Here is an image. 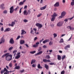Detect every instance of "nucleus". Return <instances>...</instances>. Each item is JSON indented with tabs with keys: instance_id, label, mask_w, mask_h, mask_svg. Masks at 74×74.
<instances>
[{
	"instance_id": "57",
	"label": "nucleus",
	"mask_w": 74,
	"mask_h": 74,
	"mask_svg": "<svg viewBox=\"0 0 74 74\" xmlns=\"http://www.w3.org/2000/svg\"><path fill=\"white\" fill-rule=\"evenodd\" d=\"M74 27H70V30H74Z\"/></svg>"
},
{
	"instance_id": "19",
	"label": "nucleus",
	"mask_w": 74,
	"mask_h": 74,
	"mask_svg": "<svg viewBox=\"0 0 74 74\" xmlns=\"http://www.w3.org/2000/svg\"><path fill=\"white\" fill-rule=\"evenodd\" d=\"M46 8H47V5H45L43 7L41 8L40 9V10H45Z\"/></svg>"
},
{
	"instance_id": "37",
	"label": "nucleus",
	"mask_w": 74,
	"mask_h": 74,
	"mask_svg": "<svg viewBox=\"0 0 74 74\" xmlns=\"http://www.w3.org/2000/svg\"><path fill=\"white\" fill-rule=\"evenodd\" d=\"M38 46V45H37L35 44L33 46V47H34V48H36V47H37Z\"/></svg>"
},
{
	"instance_id": "20",
	"label": "nucleus",
	"mask_w": 74,
	"mask_h": 74,
	"mask_svg": "<svg viewBox=\"0 0 74 74\" xmlns=\"http://www.w3.org/2000/svg\"><path fill=\"white\" fill-rule=\"evenodd\" d=\"M10 30H11V29L9 28H8L5 30L4 32H9V31H10Z\"/></svg>"
},
{
	"instance_id": "54",
	"label": "nucleus",
	"mask_w": 74,
	"mask_h": 74,
	"mask_svg": "<svg viewBox=\"0 0 74 74\" xmlns=\"http://www.w3.org/2000/svg\"><path fill=\"white\" fill-rule=\"evenodd\" d=\"M54 63H53L51 62V63H49V64H50V65H54Z\"/></svg>"
},
{
	"instance_id": "49",
	"label": "nucleus",
	"mask_w": 74,
	"mask_h": 74,
	"mask_svg": "<svg viewBox=\"0 0 74 74\" xmlns=\"http://www.w3.org/2000/svg\"><path fill=\"white\" fill-rule=\"evenodd\" d=\"M7 54V53L6 54H5L4 55H3V56H2V58H4V57H5V55Z\"/></svg>"
},
{
	"instance_id": "1",
	"label": "nucleus",
	"mask_w": 74,
	"mask_h": 74,
	"mask_svg": "<svg viewBox=\"0 0 74 74\" xmlns=\"http://www.w3.org/2000/svg\"><path fill=\"white\" fill-rule=\"evenodd\" d=\"M5 59L7 61H10L12 60V56L11 54H10V53H7V54L5 55Z\"/></svg>"
},
{
	"instance_id": "39",
	"label": "nucleus",
	"mask_w": 74,
	"mask_h": 74,
	"mask_svg": "<svg viewBox=\"0 0 74 74\" xmlns=\"http://www.w3.org/2000/svg\"><path fill=\"white\" fill-rule=\"evenodd\" d=\"M20 54H21L20 52L18 53L17 54V56H19L20 57H21V55H20Z\"/></svg>"
},
{
	"instance_id": "50",
	"label": "nucleus",
	"mask_w": 74,
	"mask_h": 74,
	"mask_svg": "<svg viewBox=\"0 0 74 74\" xmlns=\"http://www.w3.org/2000/svg\"><path fill=\"white\" fill-rule=\"evenodd\" d=\"M13 48V47H11L9 48V51H11L12 49Z\"/></svg>"
},
{
	"instance_id": "7",
	"label": "nucleus",
	"mask_w": 74,
	"mask_h": 74,
	"mask_svg": "<svg viewBox=\"0 0 74 74\" xmlns=\"http://www.w3.org/2000/svg\"><path fill=\"white\" fill-rule=\"evenodd\" d=\"M14 25H15V21H12V23L11 24H9L8 26H12V27H13V26Z\"/></svg>"
},
{
	"instance_id": "15",
	"label": "nucleus",
	"mask_w": 74,
	"mask_h": 74,
	"mask_svg": "<svg viewBox=\"0 0 74 74\" xmlns=\"http://www.w3.org/2000/svg\"><path fill=\"white\" fill-rule=\"evenodd\" d=\"M42 51H41L40 52H39L35 54V56H37V55H41V54H42Z\"/></svg>"
},
{
	"instance_id": "4",
	"label": "nucleus",
	"mask_w": 74,
	"mask_h": 74,
	"mask_svg": "<svg viewBox=\"0 0 74 74\" xmlns=\"http://www.w3.org/2000/svg\"><path fill=\"white\" fill-rule=\"evenodd\" d=\"M9 42L10 44H14V39L13 38H11Z\"/></svg>"
},
{
	"instance_id": "22",
	"label": "nucleus",
	"mask_w": 74,
	"mask_h": 74,
	"mask_svg": "<svg viewBox=\"0 0 74 74\" xmlns=\"http://www.w3.org/2000/svg\"><path fill=\"white\" fill-rule=\"evenodd\" d=\"M24 43H25V41H24V40H21L20 42V44L21 45H22V44H23Z\"/></svg>"
},
{
	"instance_id": "64",
	"label": "nucleus",
	"mask_w": 74,
	"mask_h": 74,
	"mask_svg": "<svg viewBox=\"0 0 74 74\" xmlns=\"http://www.w3.org/2000/svg\"><path fill=\"white\" fill-rule=\"evenodd\" d=\"M47 62H51V60H47Z\"/></svg>"
},
{
	"instance_id": "5",
	"label": "nucleus",
	"mask_w": 74,
	"mask_h": 74,
	"mask_svg": "<svg viewBox=\"0 0 74 74\" xmlns=\"http://www.w3.org/2000/svg\"><path fill=\"white\" fill-rule=\"evenodd\" d=\"M5 71H6V72H7V71H8V70L7 69L5 68H4V70H1V74H2L3 73H4Z\"/></svg>"
},
{
	"instance_id": "16",
	"label": "nucleus",
	"mask_w": 74,
	"mask_h": 74,
	"mask_svg": "<svg viewBox=\"0 0 74 74\" xmlns=\"http://www.w3.org/2000/svg\"><path fill=\"white\" fill-rule=\"evenodd\" d=\"M24 15H27L28 14V12H27V10H25L23 12Z\"/></svg>"
},
{
	"instance_id": "23",
	"label": "nucleus",
	"mask_w": 74,
	"mask_h": 74,
	"mask_svg": "<svg viewBox=\"0 0 74 74\" xmlns=\"http://www.w3.org/2000/svg\"><path fill=\"white\" fill-rule=\"evenodd\" d=\"M14 69H17V70L20 69V66H16L14 68Z\"/></svg>"
},
{
	"instance_id": "46",
	"label": "nucleus",
	"mask_w": 74,
	"mask_h": 74,
	"mask_svg": "<svg viewBox=\"0 0 74 74\" xmlns=\"http://www.w3.org/2000/svg\"><path fill=\"white\" fill-rule=\"evenodd\" d=\"M65 73V71H63L61 72V74H64Z\"/></svg>"
},
{
	"instance_id": "35",
	"label": "nucleus",
	"mask_w": 74,
	"mask_h": 74,
	"mask_svg": "<svg viewBox=\"0 0 74 74\" xmlns=\"http://www.w3.org/2000/svg\"><path fill=\"white\" fill-rule=\"evenodd\" d=\"M65 58H66V56L64 55V56H62V60H63Z\"/></svg>"
},
{
	"instance_id": "21",
	"label": "nucleus",
	"mask_w": 74,
	"mask_h": 74,
	"mask_svg": "<svg viewBox=\"0 0 74 74\" xmlns=\"http://www.w3.org/2000/svg\"><path fill=\"white\" fill-rule=\"evenodd\" d=\"M49 40L46 39L43 42V43L44 44H45V43L47 42H49Z\"/></svg>"
},
{
	"instance_id": "44",
	"label": "nucleus",
	"mask_w": 74,
	"mask_h": 74,
	"mask_svg": "<svg viewBox=\"0 0 74 74\" xmlns=\"http://www.w3.org/2000/svg\"><path fill=\"white\" fill-rule=\"evenodd\" d=\"M32 67H36V64H34L32 65Z\"/></svg>"
},
{
	"instance_id": "29",
	"label": "nucleus",
	"mask_w": 74,
	"mask_h": 74,
	"mask_svg": "<svg viewBox=\"0 0 74 74\" xmlns=\"http://www.w3.org/2000/svg\"><path fill=\"white\" fill-rule=\"evenodd\" d=\"M23 4H24L23 2L22 1H21L19 3V5H23Z\"/></svg>"
},
{
	"instance_id": "52",
	"label": "nucleus",
	"mask_w": 74,
	"mask_h": 74,
	"mask_svg": "<svg viewBox=\"0 0 74 74\" xmlns=\"http://www.w3.org/2000/svg\"><path fill=\"white\" fill-rule=\"evenodd\" d=\"M24 71H25V70H24V69H23L20 71L21 73H23Z\"/></svg>"
},
{
	"instance_id": "60",
	"label": "nucleus",
	"mask_w": 74,
	"mask_h": 74,
	"mask_svg": "<svg viewBox=\"0 0 74 74\" xmlns=\"http://www.w3.org/2000/svg\"><path fill=\"white\" fill-rule=\"evenodd\" d=\"M22 8H21L20 9V11H19V13L20 14H21V11H22Z\"/></svg>"
},
{
	"instance_id": "55",
	"label": "nucleus",
	"mask_w": 74,
	"mask_h": 74,
	"mask_svg": "<svg viewBox=\"0 0 74 74\" xmlns=\"http://www.w3.org/2000/svg\"><path fill=\"white\" fill-rule=\"evenodd\" d=\"M36 44L37 45H39V44H40V42H37L36 43Z\"/></svg>"
},
{
	"instance_id": "14",
	"label": "nucleus",
	"mask_w": 74,
	"mask_h": 74,
	"mask_svg": "<svg viewBox=\"0 0 74 74\" xmlns=\"http://www.w3.org/2000/svg\"><path fill=\"white\" fill-rule=\"evenodd\" d=\"M66 14V12H63L62 13H61V16H65V15Z\"/></svg>"
},
{
	"instance_id": "34",
	"label": "nucleus",
	"mask_w": 74,
	"mask_h": 74,
	"mask_svg": "<svg viewBox=\"0 0 74 74\" xmlns=\"http://www.w3.org/2000/svg\"><path fill=\"white\" fill-rule=\"evenodd\" d=\"M36 51H33L30 52V53H32V54H33L34 53H36Z\"/></svg>"
},
{
	"instance_id": "27",
	"label": "nucleus",
	"mask_w": 74,
	"mask_h": 74,
	"mask_svg": "<svg viewBox=\"0 0 74 74\" xmlns=\"http://www.w3.org/2000/svg\"><path fill=\"white\" fill-rule=\"evenodd\" d=\"M38 69H42V67L41 66V65H40V64H38Z\"/></svg>"
},
{
	"instance_id": "53",
	"label": "nucleus",
	"mask_w": 74,
	"mask_h": 74,
	"mask_svg": "<svg viewBox=\"0 0 74 74\" xmlns=\"http://www.w3.org/2000/svg\"><path fill=\"white\" fill-rule=\"evenodd\" d=\"M37 39H38V38H37V37H35L34 38V41H36V40H37Z\"/></svg>"
},
{
	"instance_id": "13",
	"label": "nucleus",
	"mask_w": 74,
	"mask_h": 74,
	"mask_svg": "<svg viewBox=\"0 0 74 74\" xmlns=\"http://www.w3.org/2000/svg\"><path fill=\"white\" fill-rule=\"evenodd\" d=\"M0 41L2 42V43H4V42H5V39L3 37L1 38L0 40Z\"/></svg>"
},
{
	"instance_id": "42",
	"label": "nucleus",
	"mask_w": 74,
	"mask_h": 74,
	"mask_svg": "<svg viewBox=\"0 0 74 74\" xmlns=\"http://www.w3.org/2000/svg\"><path fill=\"white\" fill-rule=\"evenodd\" d=\"M30 33L31 34H34V32H33V29H31Z\"/></svg>"
},
{
	"instance_id": "41",
	"label": "nucleus",
	"mask_w": 74,
	"mask_h": 74,
	"mask_svg": "<svg viewBox=\"0 0 74 74\" xmlns=\"http://www.w3.org/2000/svg\"><path fill=\"white\" fill-rule=\"evenodd\" d=\"M20 57H19V56H17L15 57V59H19Z\"/></svg>"
},
{
	"instance_id": "25",
	"label": "nucleus",
	"mask_w": 74,
	"mask_h": 74,
	"mask_svg": "<svg viewBox=\"0 0 74 74\" xmlns=\"http://www.w3.org/2000/svg\"><path fill=\"white\" fill-rule=\"evenodd\" d=\"M72 1L71 3V4L72 6L74 5V0H72Z\"/></svg>"
},
{
	"instance_id": "18",
	"label": "nucleus",
	"mask_w": 74,
	"mask_h": 74,
	"mask_svg": "<svg viewBox=\"0 0 74 74\" xmlns=\"http://www.w3.org/2000/svg\"><path fill=\"white\" fill-rule=\"evenodd\" d=\"M36 60L35 59L32 60L31 63V64H33V63H36Z\"/></svg>"
},
{
	"instance_id": "59",
	"label": "nucleus",
	"mask_w": 74,
	"mask_h": 74,
	"mask_svg": "<svg viewBox=\"0 0 74 74\" xmlns=\"http://www.w3.org/2000/svg\"><path fill=\"white\" fill-rule=\"evenodd\" d=\"M1 31L2 32H3V31H4V28L3 27L1 28Z\"/></svg>"
},
{
	"instance_id": "6",
	"label": "nucleus",
	"mask_w": 74,
	"mask_h": 74,
	"mask_svg": "<svg viewBox=\"0 0 74 74\" xmlns=\"http://www.w3.org/2000/svg\"><path fill=\"white\" fill-rule=\"evenodd\" d=\"M63 23L62 21H61L58 23L57 24V26H62L63 25Z\"/></svg>"
},
{
	"instance_id": "56",
	"label": "nucleus",
	"mask_w": 74,
	"mask_h": 74,
	"mask_svg": "<svg viewBox=\"0 0 74 74\" xmlns=\"http://www.w3.org/2000/svg\"><path fill=\"white\" fill-rule=\"evenodd\" d=\"M64 21L65 22H67L68 21V19L66 18L64 20Z\"/></svg>"
},
{
	"instance_id": "43",
	"label": "nucleus",
	"mask_w": 74,
	"mask_h": 74,
	"mask_svg": "<svg viewBox=\"0 0 74 74\" xmlns=\"http://www.w3.org/2000/svg\"><path fill=\"white\" fill-rule=\"evenodd\" d=\"M23 21V22H25V23H26V22H28V20L25 19Z\"/></svg>"
},
{
	"instance_id": "63",
	"label": "nucleus",
	"mask_w": 74,
	"mask_h": 74,
	"mask_svg": "<svg viewBox=\"0 0 74 74\" xmlns=\"http://www.w3.org/2000/svg\"><path fill=\"white\" fill-rule=\"evenodd\" d=\"M62 2L63 3H65L66 2V0H62Z\"/></svg>"
},
{
	"instance_id": "40",
	"label": "nucleus",
	"mask_w": 74,
	"mask_h": 74,
	"mask_svg": "<svg viewBox=\"0 0 74 74\" xmlns=\"http://www.w3.org/2000/svg\"><path fill=\"white\" fill-rule=\"evenodd\" d=\"M64 42V41L63 40V38H62L61 39V40L60 42Z\"/></svg>"
},
{
	"instance_id": "51",
	"label": "nucleus",
	"mask_w": 74,
	"mask_h": 74,
	"mask_svg": "<svg viewBox=\"0 0 74 74\" xmlns=\"http://www.w3.org/2000/svg\"><path fill=\"white\" fill-rule=\"evenodd\" d=\"M21 38V36H18L17 38L16 39V40H18L20 38Z\"/></svg>"
},
{
	"instance_id": "31",
	"label": "nucleus",
	"mask_w": 74,
	"mask_h": 74,
	"mask_svg": "<svg viewBox=\"0 0 74 74\" xmlns=\"http://www.w3.org/2000/svg\"><path fill=\"white\" fill-rule=\"evenodd\" d=\"M16 52H17V51L16 50H14L13 51V53H14V56H15V55H16V53H16Z\"/></svg>"
},
{
	"instance_id": "9",
	"label": "nucleus",
	"mask_w": 74,
	"mask_h": 74,
	"mask_svg": "<svg viewBox=\"0 0 74 74\" xmlns=\"http://www.w3.org/2000/svg\"><path fill=\"white\" fill-rule=\"evenodd\" d=\"M70 48V45H67L65 47L64 49H65V50H67L68 49V48Z\"/></svg>"
},
{
	"instance_id": "61",
	"label": "nucleus",
	"mask_w": 74,
	"mask_h": 74,
	"mask_svg": "<svg viewBox=\"0 0 74 74\" xmlns=\"http://www.w3.org/2000/svg\"><path fill=\"white\" fill-rule=\"evenodd\" d=\"M72 37V35L71 36V37L68 40V41H70V40H71V39Z\"/></svg>"
},
{
	"instance_id": "3",
	"label": "nucleus",
	"mask_w": 74,
	"mask_h": 74,
	"mask_svg": "<svg viewBox=\"0 0 74 74\" xmlns=\"http://www.w3.org/2000/svg\"><path fill=\"white\" fill-rule=\"evenodd\" d=\"M36 26H37V27H39L38 29H40L42 27V25L39 23H37L36 24Z\"/></svg>"
},
{
	"instance_id": "2",
	"label": "nucleus",
	"mask_w": 74,
	"mask_h": 74,
	"mask_svg": "<svg viewBox=\"0 0 74 74\" xmlns=\"http://www.w3.org/2000/svg\"><path fill=\"white\" fill-rule=\"evenodd\" d=\"M10 14H12L13 12H14V6H12L11 7L10 9Z\"/></svg>"
},
{
	"instance_id": "30",
	"label": "nucleus",
	"mask_w": 74,
	"mask_h": 74,
	"mask_svg": "<svg viewBox=\"0 0 74 74\" xmlns=\"http://www.w3.org/2000/svg\"><path fill=\"white\" fill-rule=\"evenodd\" d=\"M45 58L47 59H50V57L49 56V55H47L46 56Z\"/></svg>"
},
{
	"instance_id": "58",
	"label": "nucleus",
	"mask_w": 74,
	"mask_h": 74,
	"mask_svg": "<svg viewBox=\"0 0 74 74\" xmlns=\"http://www.w3.org/2000/svg\"><path fill=\"white\" fill-rule=\"evenodd\" d=\"M47 47V46H46V45H45L43 46V48H46Z\"/></svg>"
},
{
	"instance_id": "8",
	"label": "nucleus",
	"mask_w": 74,
	"mask_h": 74,
	"mask_svg": "<svg viewBox=\"0 0 74 74\" xmlns=\"http://www.w3.org/2000/svg\"><path fill=\"white\" fill-rule=\"evenodd\" d=\"M4 4H2L1 5H0V8H1L2 10L5 9V7H4Z\"/></svg>"
},
{
	"instance_id": "33",
	"label": "nucleus",
	"mask_w": 74,
	"mask_h": 74,
	"mask_svg": "<svg viewBox=\"0 0 74 74\" xmlns=\"http://www.w3.org/2000/svg\"><path fill=\"white\" fill-rule=\"evenodd\" d=\"M53 36H54V38H55L57 37V34H56L54 33L53 34Z\"/></svg>"
},
{
	"instance_id": "10",
	"label": "nucleus",
	"mask_w": 74,
	"mask_h": 74,
	"mask_svg": "<svg viewBox=\"0 0 74 74\" xmlns=\"http://www.w3.org/2000/svg\"><path fill=\"white\" fill-rule=\"evenodd\" d=\"M54 7H59V2H56L54 5Z\"/></svg>"
},
{
	"instance_id": "62",
	"label": "nucleus",
	"mask_w": 74,
	"mask_h": 74,
	"mask_svg": "<svg viewBox=\"0 0 74 74\" xmlns=\"http://www.w3.org/2000/svg\"><path fill=\"white\" fill-rule=\"evenodd\" d=\"M25 45L26 46V47H27V48H29V45H28L27 44H25Z\"/></svg>"
},
{
	"instance_id": "38",
	"label": "nucleus",
	"mask_w": 74,
	"mask_h": 74,
	"mask_svg": "<svg viewBox=\"0 0 74 74\" xmlns=\"http://www.w3.org/2000/svg\"><path fill=\"white\" fill-rule=\"evenodd\" d=\"M43 62L46 63V62H47V59H43Z\"/></svg>"
},
{
	"instance_id": "17",
	"label": "nucleus",
	"mask_w": 74,
	"mask_h": 74,
	"mask_svg": "<svg viewBox=\"0 0 74 74\" xmlns=\"http://www.w3.org/2000/svg\"><path fill=\"white\" fill-rule=\"evenodd\" d=\"M45 67L46 68V70H48L49 69V66L47 64H45Z\"/></svg>"
},
{
	"instance_id": "48",
	"label": "nucleus",
	"mask_w": 74,
	"mask_h": 74,
	"mask_svg": "<svg viewBox=\"0 0 74 74\" xmlns=\"http://www.w3.org/2000/svg\"><path fill=\"white\" fill-rule=\"evenodd\" d=\"M41 15H42V13H40L39 14H38L37 16V17H40Z\"/></svg>"
},
{
	"instance_id": "24",
	"label": "nucleus",
	"mask_w": 74,
	"mask_h": 74,
	"mask_svg": "<svg viewBox=\"0 0 74 74\" xmlns=\"http://www.w3.org/2000/svg\"><path fill=\"white\" fill-rule=\"evenodd\" d=\"M3 13L4 14H7L8 13V11L7 10H5L3 11Z\"/></svg>"
},
{
	"instance_id": "36",
	"label": "nucleus",
	"mask_w": 74,
	"mask_h": 74,
	"mask_svg": "<svg viewBox=\"0 0 74 74\" xmlns=\"http://www.w3.org/2000/svg\"><path fill=\"white\" fill-rule=\"evenodd\" d=\"M9 66L10 67H12V63H10L9 65Z\"/></svg>"
},
{
	"instance_id": "28",
	"label": "nucleus",
	"mask_w": 74,
	"mask_h": 74,
	"mask_svg": "<svg viewBox=\"0 0 74 74\" xmlns=\"http://www.w3.org/2000/svg\"><path fill=\"white\" fill-rule=\"evenodd\" d=\"M55 18L54 17H52V18H51V21L52 22H53L54 21H55Z\"/></svg>"
},
{
	"instance_id": "12",
	"label": "nucleus",
	"mask_w": 74,
	"mask_h": 74,
	"mask_svg": "<svg viewBox=\"0 0 74 74\" xmlns=\"http://www.w3.org/2000/svg\"><path fill=\"white\" fill-rule=\"evenodd\" d=\"M57 16V13L56 12H54L53 15L51 16L52 17H54V18H55Z\"/></svg>"
},
{
	"instance_id": "11",
	"label": "nucleus",
	"mask_w": 74,
	"mask_h": 74,
	"mask_svg": "<svg viewBox=\"0 0 74 74\" xmlns=\"http://www.w3.org/2000/svg\"><path fill=\"white\" fill-rule=\"evenodd\" d=\"M21 35H23V34H26V32L23 29H22L21 30Z\"/></svg>"
},
{
	"instance_id": "32",
	"label": "nucleus",
	"mask_w": 74,
	"mask_h": 74,
	"mask_svg": "<svg viewBox=\"0 0 74 74\" xmlns=\"http://www.w3.org/2000/svg\"><path fill=\"white\" fill-rule=\"evenodd\" d=\"M53 44V42L52 41H50L49 43V45H52Z\"/></svg>"
},
{
	"instance_id": "45",
	"label": "nucleus",
	"mask_w": 74,
	"mask_h": 74,
	"mask_svg": "<svg viewBox=\"0 0 74 74\" xmlns=\"http://www.w3.org/2000/svg\"><path fill=\"white\" fill-rule=\"evenodd\" d=\"M41 49H42L41 47H40L39 48L38 51V52H40V51H41Z\"/></svg>"
},
{
	"instance_id": "47",
	"label": "nucleus",
	"mask_w": 74,
	"mask_h": 74,
	"mask_svg": "<svg viewBox=\"0 0 74 74\" xmlns=\"http://www.w3.org/2000/svg\"><path fill=\"white\" fill-rule=\"evenodd\" d=\"M74 18V16H73L72 18H70L68 19L69 20H72Z\"/></svg>"
},
{
	"instance_id": "26",
	"label": "nucleus",
	"mask_w": 74,
	"mask_h": 74,
	"mask_svg": "<svg viewBox=\"0 0 74 74\" xmlns=\"http://www.w3.org/2000/svg\"><path fill=\"white\" fill-rule=\"evenodd\" d=\"M58 59L59 60H61V56L59 55H58Z\"/></svg>"
}]
</instances>
